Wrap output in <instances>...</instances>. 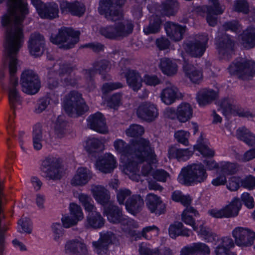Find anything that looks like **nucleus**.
I'll use <instances>...</instances> for the list:
<instances>
[{
  "label": "nucleus",
  "mask_w": 255,
  "mask_h": 255,
  "mask_svg": "<svg viewBox=\"0 0 255 255\" xmlns=\"http://www.w3.org/2000/svg\"><path fill=\"white\" fill-rule=\"evenodd\" d=\"M236 244L240 247L251 246L255 240V233L251 230L237 227L232 232Z\"/></svg>",
  "instance_id": "nucleus-14"
},
{
  "label": "nucleus",
  "mask_w": 255,
  "mask_h": 255,
  "mask_svg": "<svg viewBox=\"0 0 255 255\" xmlns=\"http://www.w3.org/2000/svg\"><path fill=\"white\" fill-rule=\"evenodd\" d=\"M131 192L128 189H121L117 191V198L119 204L121 205H125L126 200L130 197Z\"/></svg>",
  "instance_id": "nucleus-53"
},
{
  "label": "nucleus",
  "mask_w": 255,
  "mask_h": 255,
  "mask_svg": "<svg viewBox=\"0 0 255 255\" xmlns=\"http://www.w3.org/2000/svg\"><path fill=\"white\" fill-rule=\"evenodd\" d=\"M178 89L175 86L167 87L162 90L160 94L161 99L166 105H171L178 98Z\"/></svg>",
  "instance_id": "nucleus-35"
},
{
  "label": "nucleus",
  "mask_w": 255,
  "mask_h": 255,
  "mask_svg": "<svg viewBox=\"0 0 255 255\" xmlns=\"http://www.w3.org/2000/svg\"><path fill=\"white\" fill-rule=\"evenodd\" d=\"M160 68L163 74L168 76L175 75L178 70V66L173 60L164 57L160 59Z\"/></svg>",
  "instance_id": "nucleus-34"
},
{
  "label": "nucleus",
  "mask_w": 255,
  "mask_h": 255,
  "mask_svg": "<svg viewBox=\"0 0 255 255\" xmlns=\"http://www.w3.org/2000/svg\"><path fill=\"white\" fill-rule=\"evenodd\" d=\"M218 106H219L218 111H221L226 117L232 114L235 111V106L233 101L229 98H225L219 101Z\"/></svg>",
  "instance_id": "nucleus-42"
},
{
  "label": "nucleus",
  "mask_w": 255,
  "mask_h": 255,
  "mask_svg": "<svg viewBox=\"0 0 255 255\" xmlns=\"http://www.w3.org/2000/svg\"><path fill=\"white\" fill-rule=\"evenodd\" d=\"M116 152L127 159L142 161L145 159L154 160L153 149L149 140L144 138H136L127 143L122 139H117L114 142Z\"/></svg>",
  "instance_id": "nucleus-2"
},
{
  "label": "nucleus",
  "mask_w": 255,
  "mask_h": 255,
  "mask_svg": "<svg viewBox=\"0 0 255 255\" xmlns=\"http://www.w3.org/2000/svg\"><path fill=\"white\" fill-rule=\"evenodd\" d=\"M215 44L219 54L224 57L228 58L233 52L234 43L228 35L219 34L215 38Z\"/></svg>",
  "instance_id": "nucleus-16"
},
{
  "label": "nucleus",
  "mask_w": 255,
  "mask_h": 255,
  "mask_svg": "<svg viewBox=\"0 0 255 255\" xmlns=\"http://www.w3.org/2000/svg\"><path fill=\"white\" fill-rule=\"evenodd\" d=\"M61 164L60 159L53 156H48L42 162L41 170L46 174L45 177L49 180H59L62 177L60 171Z\"/></svg>",
  "instance_id": "nucleus-10"
},
{
  "label": "nucleus",
  "mask_w": 255,
  "mask_h": 255,
  "mask_svg": "<svg viewBox=\"0 0 255 255\" xmlns=\"http://www.w3.org/2000/svg\"><path fill=\"white\" fill-rule=\"evenodd\" d=\"M80 34L79 31H75L70 27H62L59 29L57 34L51 36L50 41L60 45L59 48L67 50L74 47L79 42Z\"/></svg>",
  "instance_id": "nucleus-5"
},
{
  "label": "nucleus",
  "mask_w": 255,
  "mask_h": 255,
  "mask_svg": "<svg viewBox=\"0 0 255 255\" xmlns=\"http://www.w3.org/2000/svg\"><path fill=\"white\" fill-rule=\"evenodd\" d=\"M20 84L21 90L28 95L37 93L41 87V82L38 74L32 70H26L21 74Z\"/></svg>",
  "instance_id": "nucleus-9"
},
{
  "label": "nucleus",
  "mask_w": 255,
  "mask_h": 255,
  "mask_svg": "<svg viewBox=\"0 0 255 255\" xmlns=\"http://www.w3.org/2000/svg\"><path fill=\"white\" fill-rule=\"evenodd\" d=\"M228 70L231 74L237 75L243 80H250L255 75V62L237 59L230 64Z\"/></svg>",
  "instance_id": "nucleus-6"
},
{
  "label": "nucleus",
  "mask_w": 255,
  "mask_h": 255,
  "mask_svg": "<svg viewBox=\"0 0 255 255\" xmlns=\"http://www.w3.org/2000/svg\"><path fill=\"white\" fill-rule=\"evenodd\" d=\"M144 204L143 199L140 195H133L126 200V209L127 211L136 215L142 209Z\"/></svg>",
  "instance_id": "nucleus-24"
},
{
  "label": "nucleus",
  "mask_w": 255,
  "mask_h": 255,
  "mask_svg": "<svg viewBox=\"0 0 255 255\" xmlns=\"http://www.w3.org/2000/svg\"><path fill=\"white\" fill-rule=\"evenodd\" d=\"M88 126L91 129L100 133H105L107 127L103 115L100 113L91 115L87 119Z\"/></svg>",
  "instance_id": "nucleus-26"
},
{
  "label": "nucleus",
  "mask_w": 255,
  "mask_h": 255,
  "mask_svg": "<svg viewBox=\"0 0 255 255\" xmlns=\"http://www.w3.org/2000/svg\"><path fill=\"white\" fill-rule=\"evenodd\" d=\"M104 213L107 216L108 221L114 224H119L120 220L123 216L122 209L112 204L105 207Z\"/></svg>",
  "instance_id": "nucleus-32"
},
{
  "label": "nucleus",
  "mask_w": 255,
  "mask_h": 255,
  "mask_svg": "<svg viewBox=\"0 0 255 255\" xmlns=\"http://www.w3.org/2000/svg\"><path fill=\"white\" fill-rule=\"evenodd\" d=\"M243 41L244 43L250 48L255 46V28L250 27L244 31L243 37Z\"/></svg>",
  "instance_id": "nucleus-46"
},
{
  "label": "nucleus",
  "mask_w": 255,
  "mask_h": 255,
  "mask_svg": "<svg viewBox=\"0 0 255 255\" xmlns=\"http://www.w3.org/2000/svg\"><path fill=\"white\" fill-rule=\"evenodd\" d=\"M189 135L190 133L184 130H178L174 134V137L176 140L184 145H188V138Z\"/></svg>",
  "instance_id": "nucleus-55"
},
{
  "label": "nucleus",
  "mask_w": 255,
  "mask_h": 255,
  "mask_svg": "<svg viewBox=\"0 0 255 255\" xmlns=\"http://www.w3.org/2000/svg\"><path fill=\"white\" fill-rule=\"evenodd\" d=\"M82 72L84 75V77L87 81V87L90 89V90H92L95 88L93 79L94 70L92 69H83Z\"/></svg>",
  "instance_id": "nucleus-60"
},
{
  "label": "nucleus",
  "mask_w": 255,
  "mask_h": 255,
  "mask_svg": "<svg viewBox=\"0 0 255 255\" xmlns=\"http://www.w3.org/2000/svg\"><path fill=\"white\" fill-rule=\"evenodd\" d=\"M128 86L134 91H138L142 87V79L138 71L130 68L123 72Z\"/></svg>",
  "instance_id": "nucleus-22"
},
{
  "label": "nucleus",
  "mask_w": 255,
  "mask_h": 255,
  "mask_svg": "<svg viewBox=\"0 0 255 255\" xmlns=\"http://www.w3.org/2000/svg\"><path fill=\"white\" fill-rule=\"evenodd\" d=\"M146 206L152 213L159 216L166 212V205L161 200L160 197L154 194L149 193L145 198Z\"/></svg>",
  "instance_id": "nucleus-17"
},
{
  "label": "nucleus",
  "mask_w": 255,
  "mask_h": 255,
  "mask_svg": "<svg viewBox=\"0 0 255 255\" xmlns=\"http://www.w3.org/2000/svg\"><path fill=\"white\" fill-rule=\"evenodd\" d=\"M85 147L87 152L91 153L96 152L97 150H103V144L98 139L92 138L86 141Z\"/></svg>",
  "instance_id": "nucleus-45"
},
{
  "label": "nucleus",
  "mask_w": 255,
  "mask_h": 255,
  "mask_svg": "<svg viewBox=\"0 0 255 255\" xmlns=\"http://www.w3.org/2000/svg\"><path fill=\"white\" fill-rule=\"evenodd\" d=\"M237 138L249 146L255 145V135L245 127L239 128L236 132Z\"/></svg>",
  "instance_id": "nucleus-39"
},
{
  "label": "nucleus",
  "mask_w": 255,
  "mask_h": 255,
  "mask_svg": "<svg viewBox=\"0 0 255 255\" xmlns=\"http://www.w3.org/2000/svg\"><path fill=\"white\" fill-rule=\"evenodd\" d=\"M242 206L241 201L238 198H235L228 205L220 209H212L208 211L209 214L215 218H233L238 215Z\"/></svg>",
  "instance_id": "nucleus-11"
},
{
  "label": "nucleus",
  "mask_w": 255,
  "mask_h": 255,
  "mask_svg": "<svg viewBox=\"0 0 255 255\" xmlns=\"http://www.w3.org/2000/svg\"><path fill=\"white\" fill-rule=\"evenodd\" d=\"M154 154V160L151 159H145L143 160V162L145 161H146V163L144 164L141 169V173L143 176H147L150 174L152 170V167L151 166V164L155 163L156 162V155L155 154L154 151H153Z\"/></svg>",
  "instance_id": "nucleus-58"
},
{
  "label": "nucleus",
  "mask_w": 255,
  "mask_h": 255,
  "mask_svg": "<svg viewBox=\"0 0 255 255\" xmlns=\"http://www.w3.org/2000/svg\"><path fill=\"white\" fill-rule=\"evenodd\" d=\"M114 1L117 6L122 7L126 0H101L98 7L100 14L104 15L107 20L111 21L120 20L123 18L122 12L114 5Z\"/></svg>",
  "instance_id": "nucleus-7"
},
{
  "label": "nucleus",
  "mask_w": 255,
  "mask_h": 255,
  "mask_svg": "<svg viewBox=\"0 0 255 255\" xmlns=\"http://www.w3.org/2000/svg\"><path fill=\"white\" fill-rule=\"evenodd\" d=\"M208 40V38L207 35H200L186 44L185 48L186 51L192 57H200L205 51Z\"/></svg>",
  "instance_id": "nucleus-12"
},
{
  "label": "nucleus",
  "mask_w": 255,
  "mask_h": 255,
  "mask_svg": "<svg viewBox=\"0 0 255 255\" xmlns=\"http://www.w3.org/2000/svg\"><path fill=\"white\" fill-rule=\"evenodd\" d=\"M241 186L244 188L253 189L255 187V177L250 176L243 179H241Z\"/></svg>",
  "instance_id": "nucleus-64"
},
{
  "label": "nucleus",
  "mask_w": 255,
  "mask_h": 255,
  "mask_svg": "<svg viewBox=\"0 0 255 255\" xmlns=\"http://www.w3.org/2000/svg\"><path fill=\"white\" fill-rule=\"evenodd\" d=\"M60 8L63 13L70 12L72 15L81 17L85 12L84 4L79 1L69 2L62 0L60 3Z\"/></svg>",
  "instance_id": "nucleus-23"
},
{
  "label": "nucleus",
  "mask_w": 255,
  "mask_h": 255,
  "mask_svg": "<svg viewBox=\"0 0 255 255\" xmlns=\"http://www.w3.org/2000/svg\"><path fill=\"white\" fill-rule=\"evenodd\" d=\"M63 107L69 115L75 112L79 115H82L88 110L82 95L76 91H71L65 96Z\"/></svg>",
  "instance_id": "nucleus-8"
},
{
  "label": "nucleus",
  "mask_w": 255,
  "mask_h": 255,
  "mask_svg": "<svg viewBox=\"0 0 255 255\" xmlns=\"http://www.w3.org/2000/svg\"><path fill=\"white\" fill-rule=\"evenodd\" d=\"M234 10L238 12L248 14L249 12V4L246 0H236L234 3Z\"/></svg>",
  "instance_id": "nucleus-49"
},
{
  "label": "nucleus",
  "mask_w": 255,
  "mask_h": 255,
  "mask_svg": "<svg viewBox=\"0 0 255 255\" xmlns=\"http://www.w3.org/2000/svg\"><path fill=\"white\" fill-rule=\"evenodd\" d=\"M70 215L73 218H75L79 221L83 218V215L82 209L80 206L75 203H71L69 207Z\"/></svg>",
  "instance_id": "nucleus-56"
},
{
  "label": "nucleus",
  "mask_w": 255,
  "mask_h": 255,
  "mask_svg": "<svg viewBox=\"0 0 255 255\" xmlns=\"http://www.w3.org/2000/svg\"><path fill=\"white\" fill-rule=\"evenodd\" d=\"M178 7L179 3L177 0H166L162 3V10L166 15H174Z\"/></svg>",
  "instance_id": "nucleus-43"
},
{
  "label": "nucleus",
  "mask_w": 255,
  "mask_h": 255,
  "mask_svg": "<svg viewBox=\"0 0 255 255\" xmlns=\"http://www.w3.org/2000/svg\"><path fill=\"white\" fill-rule=\"evenodd\" d=\"M116 159L111 153H106L96 162L97 168L101 172L110 173L116 167Z\"/></svg>",
  "instance_id": "nucleus-25"
},
{
  "label": "nucleus",
  "mask_w": 255,
  "mask_h": 255,
  "mask_svg": "<svg viewBox=\"0 0 255 255\" xmlns=\"http://www.w3.org/2000/svg\"><path fill=\"white\" fill-rule=\"evenodd\" d=\"M119 223L121 225L123 231L125 232L129 231L132 228L136 227V223L134 220L123 215Z\"/></svg>",
  "instance_id": "nucleus-52"
},
{
  "label": "nucleus",
  "mask_w": 255,
  "mask_h": 255,
  "mask_svg": "<svg viewBox=\"0 0 255 255\" xmlns=\"http://www.w3.org/2000/svg\"><path fill=\"white\" fill-rule=\"evenodd\" d=\"M200 228L199 234L203 236L205 240L212 242L215 240V236L209 229L203 227L202 225L200 226Z\"/></svg>",
  "instance_id": "nucleus-62"
},
{
  "label": "nucleus",
  "mask_w": 255,
  "mask_h": 255,
  "mask_svg": "<svg viewBox=\"0 0 255 255\" xmlns=\"http://www.w3.org/2000/svg\"><path fill=\"white\" fill-rule=\"evenodd\" d=\"M186 76L194 83H199L203 79L202 72L194 65L185 63L183 67Z\"/></svg>",
  "instance_id": "nucleus-29"
},
{
  "label": "nucleus",
  "mask_w": 255,
  "mask_h": 255,
  "mask_svg": "<svg viewBox=\"0 0 255 255\" xmlns=\"http://www.w3.org/2000/svg\"><path fill=\"white\" fill-rule=\"evenodd\" d=\"M207 177L208 174L203 164H193L182 169L178 180L181 183L190 186L205 182Z\"/></svg>",
  "instance_id": "nucleus-3"
},
{
  "label": "nucleus",
  "mask_w": 255,
  "mask_h": 255,
  "mask_svg": "<svg viewBox=\"0 0 255 255\" xmlns=\"http://www.w3.org/2000/svg\"><path fill=\"white\" fill-rule=\"evenodd\" d=\"M81 78L80 76L75 74L73 75L71 74L61 79V82L65 86H70L73 87H77L79 84V81Z\"/></svg>",
  "instance_id": "nucleus-50"
},
{
  "label": "nucleus",
  "mask_w": 255,
  "mask_h": 255,
  "mask_svg": "<svg viewBox=\"0 0 255 255\" xmlns=\"http://www.w3.org/2000/svg\"><path fill=\"white\" fill-rule=\"evenodd\" d=\"M3 0H0V3ZM8 13L1 18L2 26L5 28V45L2 62L8 66L9 83L7 92H19L17 71V54L24 42L23 21L29 13L26 0H7Z\"/></svg>",
  "instance_id": "nucleus-1"
},
{
  "label": "nucleus",
  "mask_w": 255,
  "mask_h": 255,
  "mask_svg": "<svg viewBox=\"0 0 255 255\" xmlns=\"http://www.w3.org/2000/svg\"><path fill=\"white\" fill-rule=\"evenodd\" d=\"M168 232L169 236L172 239L178 236L188 237L192 233L190 230L184 228L182 223L178 221L174 222L169 226Z\"/></svg>",
  "instance_id": "nucleus-31"
},
{
  "label": "nucleus",
  "mask_w": 255,
  "mask_h": 255,
  "mask_svg": "<svg viewBox=\"0 0 255 255\" xmlns=\"http://www.w3.org/2000/svg\"><path fill=\"white\" fill-rule=\"evenodd\" d=\"M18 225L21 226L22 232L27 234L31 233V224L29 218L25 217L20 219L18 221Z\"/></svg>",
  "instance_id": "nucleus-61"
},
{
  "label": "nucleus",
  "mask_w": 255,
  "mask_h": 255,
  "mask_svg": "<svg viewBox=\"0 0 255 255\" xmlns=\"http://www.w3.org/2000/svg\"><path fill=\"white\" fill-rule=\"evenodd\" d=\"M105 220L100 213L97 211L89 213L87 217L88 225L94 229H100L103 227L105 224Z\"/></svg>",
  "instance_id": "nucleus-40"
},
{
  "label": "nucleus",
  "mask_w": 255,
  "mask_h": 255,
  "mask_svg": "<svg viewBox=\"0 0 255 255\" xmlns=\"http://www.w3.org/2000/svg\"><path fill=\"white\" fill-rule=\"evenodd\" d=\"M39 16L42 18L54 19L58 16L59 9L56 3H44L41 0H31Z\"/></svg>",
  "instance_id": "nucleus-13"
},
{
  "label": "nucleus",
  "mask_w": 255,
  "mask_h": 255,
  "mask_svg": "<svg viewBox=\"0 0 255 255\" xmlns=\"http://www.w3.org/2000/svg\"><path fill=\"white\" fill-rule=\"evenodd\" d=\"M115 238V235L112 232L101 233L99 240L92 243L95 252L100 255L107 254L109 246L112 243V241Z\"/></svg>",
  "instance_id": "nucleus-19"
},
{
  "label": "nucleus",
  "mask_w": 255,
  "mask_h": 255,
  "mask_svg": "<svg viewBox=\"0 0 255 255\" xmlns=\"http://www.w3.org/2000/svg\"><path fill=\"white\" fill-rule=\"evenodd\" d=\"M212 1L213 6H206V20L210 26H215L217 23L216 15L222 14L224 8L220 6L218 0H212Z\"/></svg>",
  "instance_id": "nucleus-27"
},
{
  "label": "nucleus",
  "mask_w": 255,
  "mask_h": 255,
  "mask_svg": "<svg viewBox=\"0 0 255 255\" xmlns=\"http://www.w3.org/2000/svg\"><path fill=\"white\" fill-rule=\"evenodd\" d=\"M94 69L99 72L100 74L107 72L110 69V64L109 61L106 59H101L95 61L93 64Z\"/></svg>",
  "instance_id": "nucleus-51"
},
{
  "label": "nucleus",
  "mask_w": 255,
  "mask_h": 255,
  "mask_svg": "<svg viewBox=\"0 0 255 255\" xmlns=\"http://www.w3.org/2000/svg\"><path fill=\"white\" fill-rule=\"evenodd\" d=\"M92 192L93 197L98 203L105 206L110 202V195L109 192L102 186L92 187Z\"/></svg>",
  "instance_id": "nucleus-28"
},
{
  "label": "nucleus",
  "mask_w": 255,
  "mask_h": 255,
  "mask_svg": "<svg viewBox=\"0 0 255 255\" xmlns=\"http://www.w3.org/2000/svg\"><path fill=\"white\" fill-rule=\"evenodd\" d=\"M221 172L223 175H232L237 171V165L234 163L229 162H222L220 165Z\"/></svg>",
  "instance_id": "nucleus-47"
},
{
  "label": "nucleus",
  "mask_w": 255,
  "mask_h": 255,
  "mask_svg": "<svg viewBox=\"0 0 255 255\" xmlns=\"http://www.w3.org/2000/svg\"><path fill=\"white\" fill-rule=\"evenodd\" d=\"M193 154V152L188 149H180L175 145L171 146L168 149L169 158H176L178 160H186Z\"/></svg>",
  "instance_id": "nucleus-38"
},
{
  "label": "nucleus",
  "mask_w": 255,
  "mask_h": 255,
  "mask_svg": "<svg viewBox=\"0 0 255 255\" xmlns=\"http://www.w3.org/2000/svg\"><path fill=\"white\" fill-rule=\"evenodd\" d=\"M178 120L181 123L189 120L193 116V109L187 103H182L177 107Z\"/></svg>",
  "instance_id": "nucleus-37"
},
{
  "label": "nucleus",
  "mask_w": 255,
  "mask_h": 255,
  "mask_svg": "<svg viewBox=\"0 0 255 255\" xmlns=\"http://www.w3.org/2000/svg\"><path fill=\"white\" fill-rule=\"evenodd\" d=\"M194 148L198 150L204 156L213 157L214 155V151L203 144L195 145Z\"/></svg>",
  "instance_id": "nucleus-63"
},
{
  "label": "nucleus",
  "mask_w": 255,
  "mask_h": 255,
  "mask_svg": "<svg viewBox=\"0 0 255 255\" xmlns=\"http://www.w3.org/2000/svg\"><path fill=\"white\" fill-rule=\"evenodd\" d=\"M66 122L62 117L59 116L54 126V132L57 136L61 138L65 133Z\"/></svg>",
  "instance_id": "nucleus-48"
},
{
  "label": "nucleus",
  "mask_w": 255,
  "mask_h": 255,
  "mask_svg": "<svg viewBox=\"0 0 255 255\" xmlns=\"http://www.w3.org/2000/svg\"><path fill=\"white\" fill-rule=\"evenodd\" d=\"M164 26L167 35L171 39L179 41L183 39L186 30V26L181 25L171 21L166 22Z\"/></svg>",
  "instance_id": "nucleus-21"
},
{
  "label": "nucleus",
  "mask_w": 255,
  "mask_h": 255,
  "mask_svg": "<svg viewBox=\"0 0 255 255\" xmlns=\"http://www.w3.org/2000/svg\"><path fill=\"white\" fill-rule=\"evenodd\" d=\"M217 96V93L214 90L203 89L198 93L197 99L200 106H204L215 100Z\"/></svg>",
  "instance_id": "nucleus-33"
},
{
  "label": "nucleus",
  "mask_w": 255,
  "mask_h": 255,
  "mask_svg": "<svg viewBox=\"0 0 255 255\" xmlns=\"http://www.w3.org/2000/svg\"><path fill=\"white\" fill-rule=\"evenodd\" d=\"M162 21L160 16L152 15L149 19V24L144 27L143 32L145 34H155L158 33L162 25Z\"/></svg>",
  "instance_id": "nucleus-36"
},
{
  "label": "nucleus",
  "mask_w": 255,
  "mask_h": 255,
  "mask_svg": "<svg viewBox=\"0 0 255 255\" xmlns=\"http://www.w3.org/2000/svg\"><path fill=\"white\" fill-rule=\"evenodd\" d=\"M158 111L156 106L150 103H141L137 110L138 117L147 122H152L158 116Z\"/></svg>",
  "instance_id": "nucleus-15"
},
{
  "label": "nucleus",
  "mask_w": 255,
  "mask_h": 255,
  "mask_svg": "<svg viewBox=\"0 0 255 255\" xmlns=\"http://www.w3.org/2000/svg\"><path fill=\"white\" fill-rule=\"evenodd\" d=\"M134 25L131 21L126 20L110 25L101 27L100 33L110 39H121L128 37L132 33Z\"/></svg>",
  "instance_id": "nucleus-4"
},
{
  "label": "nucleus",
  "mask_w": 255,
  "mask_h": 255,
  "mask_svg": "<svg viewBox=\"0 0 255 255\" xmlns=\"http://www.w3.org/2000/svg\"><path fill=\"white\" fill-rule=\"evenodd\" d=\"M92 177L89 170L86 168L80 167L77 170L76 174L71 180V184L74 186H82L87 184Z\"/></svg>",
  "instance_id": "nucleus-30"
},
{
  "label": "nucleus",
  "mask_w": 255,
  "mask_h": 255,
  "mask_svg": "<svg viewBox=\"0 0 255 255\" xmlns=\"http://www.w3.org/2000/svg\"><path fill=\"white\" fill-rule=\"evenodd\" d=\"M193 246L195 254H201L202 255H209L210 251L209 247L202 243H193Z\"/></svg>",
  "instance_id": "nucleus-57"
},
{
  "label": "nucleus",
  "mask_w": 255,
  "mask_h": 255,
  "mask_svg": "<svg viewBox=\"0 0 255 255\" xmlns=\"http://www.w3.org/2000/svg\"><path fill=\"white\" fill-rule=\"evenodd\" d=\"M57 64L59 66L58 74L61 79L71 74L74 70L77 69L76 65L69 63L60 61Z\"/></svg>",
  "instance_id": "nucleus-44"
},
{
  "label": "nucleus",
  "mask_w": 255,
  "mask_h": 255,
  "mask_svg": "<svg viewBox=\"0 0 255 255\" xmlns=\"http://www.w3.org/2000/svg\"><path fill=\"white\" fill-rule=\"evenodd\" d=\"M65 252L72 255H85L88 250L86 244L82 239H75L68 240L65 245Z\"/></svg>",
  "instance_id": "nucleus-20"
},
{
  "label": "nucleus",
  "mask_w": 255,
  "mask_h": 255,
  "mask_svg": "<svg viewBox=\"0 0 255 255\" xmlns=\"http://www.w3.org/2000/svg\"><path fill=\"white\" fill-rule=\"evenodd\" d=\"M129 161L125 169V172L127 174H131L130 176V178L133 180L136 181H139L140 180V176L137 173L139 172V168L138 167V163H142V161H138L136 160L128 159Z\"/></svg>",
  "instance_id": "nucleus-41"
},
{
  "label": "nucleus",
  "mask_w": 255,
  "mask_h": 255,
  "mask_svg": "<svg viewBox=\"0 0 255 255\" xmlns=\"http://www.w3.org/2000/svg\"><path fill=\"white\" fill-rule=\"evenodd\" d=\"M123 85L120 82L106 83L102 86V91L104 94H107L112 91L121 88Z\"/></svg>",
  "instance_id": "nucleus-59"
},
{
  "label": "nucleus",
  "mask_w": 255,
  "mask_h": 255,
  "mask_svg": "<svg viewBox=\"0 0 255 255\" xmlns=\"http://www.w3.org/2000/svg\"><path fill=\"white\" fill-rule=\"evenodd\" d=\"M44 43L45 41L43 35L38 32L31 34L28 44L30 54L35 57L41 56L43 52Z\"/></svg>",
  "instance_id": "nucleus-18"
},
{
  "label": "nucleus",
  "mask_w": 255,
  "mask_h": 255,
  "mask_svg": "<svg viewBox=\"0 0 255 255\" xmlns=\"http://www.w3.org/2000/svg\"><path fill=\"white\" fill-rule=\"evenodd\" d=\"M144 132V128L141 126L133 124L126 130V134L128 136L137 137Z\"/></svg>",
  "instance_id": "nucleus-54"
}]
</instances>
